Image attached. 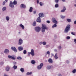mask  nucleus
Here are the masks:
<instances>
[{
  "mask_svg": "<svg viewBox=\"0 0 76 76\" xmlns=\"http://www.w3.org/2000/svg\"><path fill=\"white\" fill-rule=\"evenodd\" d=\"M41 31L43 33L45 32V30H47L48 29V27H47L46 25L45 24H42V27H41Z\"/></svg>",
  "mask_w": 76,
  "mask_h": 76,
  "instance_id": "obj_1",
  "label": "nucleus"
},
{
  "mask_svg": "<svg viewBox=\"0 0 76 76\" xmlns=\"http://www.w3.org/2000/svg\"><path fill=\"white\" fill-rule=\"evenodd\" d=\"M70 25L69 24H68L64 30V33L65 34H67L68 32L70 31Z\"/></svg>",
  "mask_w": 76,
  "mask_h": 76,
  "instance_id": "obj_2",
  "label": "nucleus"
},
{
  "mask_svg": "<svg viewBox=\"0 0 76 76\" xmlns=\"http://www.w3.org/2000/svg\"><path fill=\"white\" fill-rule=\"evenodd\" d=\"M28 56H30L29 54H31L32 56H35V53H34V50L32 49L31 50V52H28Z\"/></svg>",
  "mask_w": 76,
  "mask_h": 76,
  "instance_id": "obj_3",
  "label": "nucleus"
},
{
  "mask_svg": "<svg viewBox=\"0 0 76 76\" xmlns=\"http://www.w3.org/2000/svg\"><path fill=\"white\" fill-rule=\"evenodd\" d=\"M44 66V64L42 63H41L39 65L37 66V69L38 70H41L42 69V67Z\"/></svg>",
  "mask_w": 76,
  "mask_h": 76,
  "instance_id": "obj_4",
  "label": "nucleus"
},
{
  "mask_svg": "<svg viewBox=\"0 0 76 76\" xmlns=\"http://www.w3.org/2000/svg\"><path fill=\"white\" fill-rule=\"evenodd\" d=\"M41 28L39 27H36L35 28V30L37 32H39L41 30Z\"/></svg>",
  "mask_w": 76,
  "mask_h": 76,
  "instance_id": "obj_5",
  "label": "nucleus"
},
{
  "mask_svg": "<svg viewBox=\"0 0 76 76\" xmlns=\"http://www.w3.org/2000/svg\"><path fill=\"white\" fill-rule=\"evenodd\" d=\"M9 6L11 8H13L15 7V5L13 4V2L12 1H11L10 2Z\"/></svg>",
  "mask_w": 76,
  "mask_h": 76,
  "instance_id": "obj_6",
  "label": "nucleus"
},
{
  "mask_svg": "<svg viewBox=\"0 0 76 76\" xmlns=\"http://www.w3.org/2000/svg\"><path fill=\"white\" fill-rule=\"evenodd\" d=\"M52 21L53 23H54L55 24H57V23H58L57 21L56 20V19L55 18H52Z\"/></svg>",
  "mask_w": 76,
  "mask_h": 76,
  "instance_id": "obj_7",
  "label": "nucleus"
},
{
  "mask_svg": "<svg viewBox=\"0 0 76 76\" xmlns=\"http://www.w3.org/2000/svg\"><path fill=\"white\" fill-rule=\"evenodd\" d=\"M21 9H25L26 8V7L25 5L23 4H21L20 6Z\"/></svg>",
  "mask_w": 76,
  "mask_h": 76,
  "instance_id": "obj_8",
  "label": "nucleus"
},
{
  "mask_svg": "<svg viewBox=\"0 0 76 76\" xmlns=\"http://www.w3.org/2000/svg\"><path fill=\"white\" fill-rule=\"evenodd\" d=\"M23 44V40L21 39H20L19 40L18 45H22Z\"/></svg>",
  "mask_w": 76,
  "mask_h": 76,
  "instance_id": "obj_9",
  "label": "nucleus"
},
{
  "mask_svg": "<svg viewBox=\"0 0 76 76\" xmlns=\"http://www.w3.org/2000/svg\"><path fill=\"white\" fill-rule=\"evenodd\" d=\"M11 49L12 50H13L15 52V53H16L17 52V50L16 49V48H15L14 47H11Z\"/></svg>",
  "mask_w": 76,
  "mask_h": 76,
  "instance_id": "obj_10",
  "label": "nucleus"
},
{
  "mask_svg": "<svg viewBox=\"0 0 76 76\" xmlns=\"http://www.w3.org/2000/svg\"><path fill=\"white\" fill-rule=\"evenodd\" d=\"M9 50H8L7 49H5L4 51V52L5 54H8V53H9Z\"/></svg>",
  "mask_w": 76,
  "mask_h": 76,
  "instance_id": "obj_11",
  "label": "nucleus"
},
{
  "mask_svg": "<svg viewBox=\"0 0 76 76\" xmlns=\"http://www.w3.org/2000/svg\"><path fill=\"white\" fill-rule=\"evenodd\" d=\"M9 58H11L12 60H15V58L14 57V56H11L10 55H9L8 56Z\"/></svg>",
  "mask_w": 76,
  "mask_h": 76,
  "instance_id": "obj_12",
  "label": "nucleus"
},
{
  "mask_svg": "<svg viewBox=\"0 0 76 76\" xmlns=\"http://www.w3.org/2000/svg\"><path fill=\"white\" fill-rule=\"evenodd\" d=\"M39 17L40 18H43V17H44V15L43 13H40L39 14Z\"/></svg>",
  "mask_w": 76,
  "mask_h": 76,
  "instance_id": "obj_13",
  "label": "nucleus"
},
{
  "mask_svg": "<svg viewBox=\"0 0 76 76\" xmlns=\"http://www.w3.org/2000/svg\"><path fill=\"white\" fill-rule=\"evenodd\" d=\"M37 22H39V23H41V18L39 17L37 18Z\"/></svg>",
  "mask_w": 76,
  "mask_h": 76,
  "instance_id": "obj_14",
  "label": "nucleus"
},
{
  "mask_svg": "<svg viewBox=\"0 0 76 76\" xmlns=\"http://www.w3.org/2000/svg\"><path fill=\"white\" fill-rule=\"evenodd\" d=\"M66 7H64L63 8V9L61 11V13H63V12H65V11H66Z\"/></svg>",
  "mask_w": 76,
  "mask_h": 76,
  "instance_id": "obj_15",
  "label": "nucleus"
},
{
  "mask_svg": "<svg viewBox=\"0 0 76 76\" xmlns=\"http://www.w3.org/2000/svg\"><path fill=\"white\" fill-rule=\"evenodd\" d=\"M18 49L19 51H22V50H23V48L22 47L20 46L18 47Z\"/></svg>",
  "mask_w": 76,
  "mask_h": 76,
  "instance_id": "obj_16",
  "label": "nucleus"
},
{
  "mask_svg": "<svg viewBox=\"0 0 76 76\" xmlns=\"http://www.w3.org/2000/svg\"><path fill=\"white\" fill-rule=\"evenodd\" d=\"M5 19L7 21H9V20L10 19V17H9V16H7L5 17Z\"/></svg>",
  "mask_w": 76,
  "mask_h": 76,
  "instance_id": "obj_17",
  "label": "nucleus"
},
{
  "mask_svg": "<svg viewBox=\"0 0 76 76\" xmlns=\"http://www.w3.org/2000/svg\"><path fill=\"white\" fill-rule=\"evenodd\" d=\"M20 27H21L22 28V29H25V27L22 24H20Z\"/></svg>",
  "mask_w": 76,
  "mask_h": 76,
  "instance_id": "obj_18",
  "label": "nucleus"
},
{
  "mask_svg": "<svg viewBox=\"0 0 76 76\" xmlns=\"http://www.w3.org/2000/svg\"><path fill=\"white\" fill-rule=\"evenodd\" d=\"M54 58L55 59H57L58 58V56H57V53L55 54L54 56Z\"/></svg>",
  "mask_w": 76,
  "mask_h": 76,
  "instance_id": "obj_19",
  "label": "nucleus"
},
{
  "mask_svg": "<svg viewBox=\"0 0 76 76\" xmlns=\"http://www.w3.org/2000/svg\"><path fill=\"white\" fill-rule=\"evenodd\" d=\"M48 61L50 63H53V60L51 58H49L48 60Z\"/></svg>",
  "mask_w": 76,
  "mask_h": 76,
  "instance_id": "obj_20",
  "label": "nucleus"
},
{
  "mask_svg": "<svg viewBox=\"0 0 76 76\" xmlns=\"http://www.w3.org/2000/svg\"><path fill=\"white\" fill-rule=\"evenodd\" d=\"M33 10V8H32V7H30V9L29 10V12H32Z\"/></svg>",
  "mask_w": 76,
  "mask_h": 76,
  "instance_id": "obj_21",
  "label": "nucleus"
},
{
  "mask_svg": "<svg viewBox=\"0 0 76 76\" xmlns=\"http://www.w3.org/2000/svg\"><path fill=\"white\" fill-rule=\"evenodd\" d=\"M20 71L22 73H23L25 72V70H24V69L21 68L20 69Z\"/></svg>",
  "mask_w": 76,
  "mask_h": 76,
  "instance_id": "obj_22",
  "label": "nucleus"
},
{
  "mask_svg": "<svg viewBox=\"0 0 76 76\" xmlns=\"http://www.w3.org/2000/svg\"><path fill=\"white\" fill-rule=\"evenodd\" d=\"M13 3L14 5H16V4H17V1L16 0H14L13 2Z\"/></svg>",
  "mask_w": 76,
  "mask_h": 76,
  "instance_id": "obj_23",
  "label": "nucleus"
},
{
  "mask_svg": "<svg viewBox=\"0 0 76 76\" xmlns=\"http://www.w3.org/2000/svg\"><path fill=\"white\" fill-rule=\"evenodd\" d=\"M31 63L32 64H34L36 62L34 60H32L31 61Z\"/></svg>",
  "mask_w": 76,
  "mask_h": 76,
  "instance_id": "obj_24",
  "label": "nucleus"
},
{
  "mask_svg": "<svg viewBox=\"0 0 76 76\" xmlns=\"http://www.w3.org/2000/svg\"><path fill=\"white\" fill-rule=\"evenodd\" d=\"M17 60H22V58L20 56H18L17 57Z\"/></svg>",
  "mask_w": 76,
  "mask_h": 76,
  "instance_id": "obj_25",
  "label": "nucleus"
},
{
  "mask_svg": "<svg viewBox=\"0 0 76 76\" xmlns=\"http://www.w3.org/2000/svg\"><path fill=\"white\" fill-rule=\"evenodd\" d=\"M10 69V67L9 66H7V68H6V70L7 72L9 70V69Z\"/></svg>",
  "mask_w": 76,
  "mask_h": 76,
  "instance_id": "obj_26",
  "label": "nucleus"
},
{
  "mask_svg": "<svg viewBox=\"0 0 76 76\" xmlns=\"http://www.w3.org/2000/svg\"><path fill=\"white\" fill-rule=\"evenodd\" d=\"M66 20L68 22H71V21H72V20H71V19L69 18L67 19Z\"/></svg>",
  "mask_w": 76,
  "mask_h": 76,
  "instance_id": "obj_27",
  "label": "nucleus"
},
{
  "mask_svg": "<svg viewBox=\"0 0 76 76\" xmlns=\"http://www.w3.org/2000/svg\"><path fill=\"white\" fill-rule=\"evenodd\" d=\"M26 75H32V72H27Z\"/></svg>",
  "mask_w": 76,
  "mask_h": 76,
  "instance_id": "obj_28",
  "label": "nucleus"
},
{
  "mask_svg": "<svg viewBox=\"0 0 76 76\" xmlns=\"http://www.w3.org/2000/svg\"><path fill=\"white\" fill-rule=\"evenodd\" d=\"M61 48H62V47L61 46H59L58 47V48L59 50H60L61 49Z\"/></svg>",
  "mask_w": 76,
  "mask_h": 76,
  "instance_id": "obj_29",
  "label": "nucleus"
},
{
  "mask_svg": "<svg viewBox=\"0 0 76 76\" xmlns=\"http://www.w3.org/2000/svg\"><path fill=\"white\" fill-rule=\"evenodd\" d=\"M56 27H57V24H55L52 26V28H56Z\"/></svg>",
  "mask_w": 76,
  "mask_h": 76,
  "instance_id": "obj_30",
  "label": "nucleus"
},
{
  "mask_svg": "<svg viewBox=\"0 0 76 76\" xmlns=\"http://www.w3.org/2000/svg\"><path fill=\"white\" fill-rule=\"evenodd\" d=\"M55 7L56 8H57L58 7V4H56L55 5Z\"/></svg>",
  "mask_w": 76,
  "mask_h": 76,
  "instance_id": "obj_31",
  "label": "nucleus"
},
{
  "mask_svg": "<svg viewBox=\"0 0 76 76\" xmlns=\"http://www.w3.org/2000/svg\"><path fill=\"white\" fill-rule=\"evenodd\" d=\"M6 10V7H4L2 8L3 11H5Z\"/></svg>",
  "mask_w": 76,
  "mask_h": 76,
  "instance_id": "obj_32",
  "label": "nucleus"
},
{
  "mask_svg": "<svg viewBox=\"0 0 76 76\" xmlns=\"http://www.w3.org/2000/svg\"><path fill=\"white\" fill-rule=\"evenodd\" d=\"M39 5L41 6H42L44 5V3L43 2H40L39 3Z\"/></svg>",
  "mask_w": 76,
  "mask_h": 76,
  "instance_id": "obj_33",
  "label": "nucleus"
},
{
  "mask_svg": "<svg viewBox=\"0 0 76 76\" xmlns=\"http://www.w3.org/2000/svg\"><path fill=\"white\" fill-rule=\"evenodd\" d=\"M60 17L62 19H64L65 16L61 15H60Z\"/></svg>",
  "mask_w": 76,
  "mask_h": 76,
  "instance_id": "obj_34",
  "label": "nucleus"
},
{
  "mask_svg": "<svg viewBox=\"0 0 76 76\" xmlns=\"http://www.w3.org/2000/svg\"><path fill=\"white\" fill-rule=\"evenodd\" d=\"M13 68H14V70H15V69H17V66L16 65H14L13 66Z\"/></svg>",
  "mask_w": 76,
  "mask_h": 76,
  "instance_id": "obj_35",
  "label": "nucleus"
},
{
  "mask_svg": "<svg viewBox=\"0 0 76 76\" xmlns=\"http://www.w3.org/2000/svg\"><path fill=\"white\" fill-rule=\"evenodd\" d=\"M42 44L43 45H45L47 44V42L45 41H44L43 42Z\"/></svg>",
  "mask_w": 76,
  "mask_h": 76,
  "instance_id": "obj_36",
  "label": "nucleus"
},
{
  "mask_svg": "<svg viewBox=\"0 0 76 76\" xmlns=\"http://www.w3.org/2000/svg\"><path fill=\"white\" fill-rule=\"evenodd\" d=\"M50 47V45H46V46H45V48H49V47Z\"/></svg>",
  "mask_w": 76,
  "mask_h": 76,
  "instance_id": "obj_37",
  "label": "nucleus"
},
{
  "mask_svg": "<svg viewBox=\"0 0 76 76\" xmlns=\"http://www.w3.org/2000/svg\"><path fill=\"white\" fill-rule=\"evenodd\" d=\"M47 69H48V70H49L50 69V68H51V67L50 66H47Z\"/></svg>",
  "mask_w": 76,
  "mask_h": 76,
  "instance_id": "obj_38",
  "label": "nucleus"
},
{
  "mask_svg": "<svg viewBox=\"0 0 76 76\" xmlns=\"http://www.w3.org/2000/svg\"><path fill=\"white\" fill-rule=\"evenodd\" d=\"M26 53H27V52L26 51V50H24L23 51V53L24 54H26Z\"/></svg>",
  "mask_w": 76,
  "mask_h": 76,
  "instance_id": "obj_39",
  "label": "nucleus"
},
{
  "mask_svg": "<svg viewBox=\"0 0 76 76\" xmlns=\"http://www.w3.org/2000/svg\"><path fill=\"white\" fill-rule=\"evenodd\" d=\"M33 26H35L36 25V21H34L33 23Z\"/></svg>",
  "mask_w": 76,
  "mask_h": 76,
  "instance_id": "obj_40",
  "label": "nucleus"
},
{
  "mask_svg": "<svg viewBox=\"0 0 76 76\" xmlns=\"http://www.w3.org/2000/svg\"><path fill=\"white\" fill-rule=\"evenodd\" d=\"M71 34L73 35H76V33L75 32H72L71 33Z\"/></svg>",
  "mask_w": 76,
  "mask_h": 76,
  "instance_id": "obj_41",
  "label": "nucleus"
},
{
  "mask_svg": "<svg viewBox=\"0 0 76 76\" xmlns=\"http://www.w3.org/2000/svg\"><path fill=\"white\" fill-rule=\"evenodd\" d=\"M76 69H74L72 71V72L73 73H76Z\"/></svg>",
  "mask_w": 76,
  "mask_h": 76,
  "instance_id": "obj_42",
  "label": "nucleus"
},
{
  "mask_svg": "<svg viewBox=\"0 0 76 76\" xmlns=\"http://www.w3.org/2000/svg\"><path fill=\"white\" fill-rule=\"evenodd\" d=\"M50 51H48L47 52V54H48V56H50Z\"/></svg>",
  "mask_w": 76,
  "mask_h": 76,
  "instance_id": "obj_43",
  "label": "nucleus"
},
{
  "mask_svg": "<svg viewBox=\"0 0 76 76\" xmlns=\"http://www.w3.org/2000/svg\"><path fill=\"white\" fill-rule=\"evenodd\" d=\"M66 39H70V37L69 36H67L66 37Z\"/></svg>",
  "mask_w": 76,
  "mask_h": 76,
  "instance_id": "obj_44",
  "label": "nucleus"
},
{
  "mask_svg": "<svg viewBox=\"0 0 76 76\" xmlns=\"http://www.w3.org/2000/svg\"><path fill=\"white\" fill-rule=\"evenodd\" d=\"M37 4H39V0H37Z\"/></svg>",
  "mask_w": 76,
  "mask_h": 76,
  "instance_id": "obj_45",
  "label": "nucleus"
},
{
  "mask_svg": "<svg viewBox=\"0 0 76 76\" xmlns=\"http://www.w3.org/2000/svg\"><path fill=\"white\" fill-rule=\"evenodd\" d=\"M4 64V62H1L0 63L1 65H3Z\"/></svg>",
  "mask_w": 76,
  "mask_h": 76,
  "instance_id": "obj_46",
  "label": "nucleus"
},
{
  "mask_svg": "<svg viewBox=\"0 0 76 76\" xmlns=\"http://www.w3.org/2000/svg\"><path fill=\"white\" fill-rule=\"evenodd\" d=\"M74 42L75 43V44H76V39H74Z\"/></svg>",
  "mask_w": 76,
  "mask_h": 76,
  "instance_id": "obj_47",
  "label": "nucleus"
},
{
  "mask_svg": "<svg viewBox=\"0 0 76 76\" xmlns=\"http://www.w3.org/2000/svg\"><path fill=\"white\" fill-rule=\"evenodd\" d=\"M55 2L56 3H57L58 2V0H55Z\"/></svg>",
  "mask_w": 76,
  "mask_h": 76,
  "instance_id": "obj_48",
  "label": "nucleus"
},
{
  "mask_svg": "<svg viewBox=\"0 0 76 76\" xmlns=\"http://www.w3.org/2000/svg\"><path fill=\"white\" fill-rule=\"evenodd\" d=\"M46 22L48 23H50V21L49 20H47L46 21Z\"/></svg>",
  "mask_w": 76,
  "mask_h": 76,
  "instance_id": "obj_49",
  "label": "nucleus"
},
{
  "mask_svg": "<svg viewBox=\"0 0 76 76\" xmlns=\"http://www.w3.org/2000/svg\"><path fill=\"white\" fill-rule=\"evenodd\" d=\"M39 44L40 45H42V44H43V42H40L39 43Z\"/></svg>",
  "mask_w": 76,
  "mask_h": 76,
  "instance_id": "obj_50",
  "label": "nucleus"
},
{
  "mask_svg": "<svg viewBox=\"0 0 76 76\" xmlns=\"http://www.w3.org/2000/svg\"><path fill=\"white\" fill-rule=\"evenodd\" d=\"M5 1H4L3 2V4H2L3 5H4L5 4Z\"/></svg>",
  "mask_w": 76,
  "mask_h": 76,
  "instance_id": "obj_51",
  "label": "nucleus"
},
{
  "mask_svg": "<svg viewBox=\"0 0 76 76\" xmlns=\"http://www.w3.org/2000/svg\"><path fill=\"white\" fill-rule=\"evenodd\" d=\"M54 51L55 52H57V49H55L54 50Z\"/></svg>",
  "mask_w": 76,
  "mask_h": 76,
  "instance_id": "obj_52",
  "label": "nucleus"
},
{
  "mask_svg": "<svg viewBox=\"0 0 76 76\" xmlns=\"http://www.w3.org/2000/svg\"><path fill=\"white\" fill-rule=\"evenodd\" d=\"M16 64V62H13V64H14V65H15Z\"/></svg>",
  "mask_w": 76,
  "mask_h": 76,
  "instance_id": "obj_53",
  "label": "nucleus"
},
{
  "mask_svg": "<svg viewBox=\"0 0 76 76\" xmlns=\"http://www.w3.org/2000/svg\"><path fill=\"white\" fill-rule=\"evenodd\" d=\"M66 63H69V61L68 60H67L66 61Z\"/></svg>",
  "mask_w": 76,
  "mask_h": 76,
  "instance_id": "obj_54",
  "label": "nucleus"
},
{
  "mask_svg": "<svg viewBox=\"0 0 76 76\" xmlns=\"http://www.w3.org/2000/svg\"><path fill=\"white\" fill-rule=\"evenodd\" d=\"M58 76H61V75L60 74H59L58 75Z\"/></svg>",
  "mask_w": 76,
  "mask_h": 76,
  "instance_id": "obj_55",
  "label": "nucleus"
},
{
  "mask_svg": "<svg viewBox=\"0 0 76 76\" xmlns=\"http://www.w3.org/2000/svg\"><path fill=\"white\" fill-rule=\"evenodd\" d=\"M34 14H35L36 13V11H34L33 12Z\"/></svg>",
  "mask_w": 76,
  "mask_h": 76,
  "instance_id": "obj_56",
  "label": "nucleus"
},
{
  "mask_svg": "<svg viewBox=\"0 0 76 76\" xmlns=\"http://www.w3.org/2000/svg\"><path fill=\"white\" fill-rule=\"evenodd\" d=\"M8 1V0H5V1H4L5 3H6V2H7Z\"/></svg>",
  "mask_w": 76,
  "mask_h": 76,
  "instance_id": "obj_57",
  "label": "nucleus"
},
{
  "mask_svg": "<svg viewBox=\"0 0 76 76\" xmlns=\"http://www.w3.org/2000/svg\"><path fill=\"white\" fill-rule=\"evenodd\" d=\"M74 24H76V20L74 21Z\"/></svg>",
  "mask_w": 76,
  "mask_h": 76,
  "instance_id": "obj_58",
  "label": "nucleus"
},
{
  "mask_svg": "<svg viewBox=\"0 0 76 76\" xmlns=\"http://www.w3.org/2000/svg\"><path fill=\"white\" fill-rule=\"evenodd\" d=\"M51 55L52 56H54V54L53 53H51Z\"/></svg>",
  "mask_w": 76,
  "mask_h": 76,
  "instance_id": "obj_59",
  "label": "nucleus"
},
{
  "mask_svg": "<svg viewBox=\"0 0 76 76\" xmlns=\"http://www.w3.org/2000/svg\"><path fill=\"white\" fill-rule=\"evenodd\" d=\"M66 0H62V1H63V2H64V1H65Z\"/></svg>",
  "mask_w": 76,
  "mask_h": 76,
  "instance_id": "obj_60",
  "label": "nucleus"
},
{
  "mask_svg": "<svg viewBox=\"0 0 76 76\" xmlns=\"http://www.w3.org/2000/svg\"><path fill=\"white\" fill-rule=\"evenodd\" d=\"M4 76H8L7 75H4Z\"/></svg>",
  "mask_w": 76,
  "mask_h": 76,
  "instance_id": "obj_61",
  "label": "nucleus"
},
{
  "mask_svg": "<svg viewBox=\"0 0 76 76\" xmlns=\"http://www.w3.org/2000/svg\"><path fill=\"white\" fill-rule=\"evenodd\" d=\"M74 6H75V7H76V4H74Z\"/></svg>",
  "mask_w": 76,
  "mask_h": 76,
  "instance_id": "obj_62",
  "label": "nucleus"
},
{
  "mask_svg": "<svg viewBox=\"0 0 76 76\" xmlns=\"http://www.w3.org/2000/svg\"><path fill=\"white\" fill-rule=\"evenodd\" d=\"M55 38H56L57 37V36H56V35L55 36Z\"/></svg>",
  "mask_w": 76,
  "mask_h": 76,
  "instance_id": "obj_63",
  "label": "nucleus"
},
{
  "mask_svg": "<svg viewBox=\"0 0 76 76\" xmlns=\"http://www.w3.org/2000/svg\"><path fill=\"white\" fill-rule=\"evenodd\" d=\"M75 60H76V59H75Z\"/></svg>",
  "mask_w": 76,
  "mask_h": 76,
  "instance_id": "obj_64",
  "label": "nucleus"
}]
</instances>
